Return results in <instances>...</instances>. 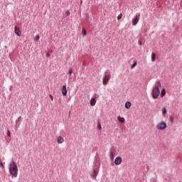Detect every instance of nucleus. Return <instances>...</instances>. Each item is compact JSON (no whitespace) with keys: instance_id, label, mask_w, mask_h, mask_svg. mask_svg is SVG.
Masks as SVG:
<instances>
[{"instance_id":"22","label":"nucleus","mask_w":182,"mask_h":182,"mask_svg":"<svg viewBox=\"0 0 182 182\" xmlns=\"http://www.w3.org/2000/svg\"><path fill=\"white\" fill-rule=\"evenodd\" d=\"M39 39H41V36H39V35L36 36L35 41H36V42H38V41H39Z\"/></svg>"},{"instance_id":"13","label":"nucleus","mask_w":182,"mask_h":182,"mask_svg":"<svg viewBox=\"0 0 182 182\" xmlns=\"http://www.w3.org/2000/svg\"><path fill=\"white\" fill-rule=\"evenodd\" d=\"M125 107H126V109H129L130 107H132V102H127L126 103H125Z\"/></svg>"},{"instance_id":"21","label":"nucleus","mask_w":182,"mask_h":182,"mask_svg":"<svg viewBox=\"0 0 182 182\" xmlns=\"http://www.w3.org/2000/svg\"><path fill=\"white\" fill-rule=\"evenodd\" d=\"M137 65V63L134 62L132 65H131V68L132 69H134V68H136V65Z\"/></svg>"},{"instance_id":"25","label":"nucleus","mask_w":182,"mask_h":182,"mask_svg":"<svg viewBox=\"0 0 182 182\" xmlns=\"http://www.w3.org/2000/svg\"><path fill=\"white\" fill-rule=\"evenodd\" d=\"M65 15H67V16H69V15H70V11L67 10V11L65 12Z\"/></svg>"},{"instance_id":"29","label":"nucleus","mask_w":182,"mask_h":182,"mask_svg":"<svg viewBox=\"0 0 182 182\" xmlns=\"http://www.w3.org/2000/svg\"><path fill=\"white\" fill-rule=\"evenodd\" d=\"M149 168H150V167L149 166H147L146 167V171H149Z\"/></svg>"},{"instance_id":"33","label":"nucleus","mask_w":182,"mask_h":182,"mask_svg":"<svg viewBox=\"0 0 182 182\" xmlns=\"http://www.w3.org/2000/svg\"><path fill=\"white\" fill-rule=\"evenodd\" d=\"M86 16H87V19H89V14H87Z\"/></svg>"},{"instance_id":"7","label":"nucleus","mask_w":182,"mask_h":182,"mask_svg":"<svg viewBox=\"0 0 182 182\" xmlns=\"http://www.w3.org/2000/svg\"><path fill=\"white\" fill-rule=\"evenodd\" d=\"M116 153H117L116 149H114L111 150V152H110V154H109L110 160H112V161L114 160V156H116Z\"/></svg>"},{"instance_id":"26","label":"nucleus","mask_w":182,"mask_h":182,"mask_svg":"<svg viewBox=\"0 0 182 182\" xmlns=\"http://www.w3.org/2000/svg\"><path fill=\"white\" fill-rule=\"evenodd\" d=\"M0 167H1L3 169L5 168V166H4L2 161L0 162Z\"/></svg>"},{"instance_id":"5","label":"nucleus","mask_w":182,"mask_h":182,"mask_svg":"<svg viewBox=\"0 0 182 182\" xmlns=\"http://www.w3.org/2000/svg\"><path fill=\"white\" fill-rule=\"evenodd\" d=\"M110 74H106L102 78V83L104 86H107V83H109V80H110Z\"/></svg>"},{"instance_id":"20","label":"nucleus","mask_w":182,"mask_h":182,"mask_svg":"<svg viewBox=\"0 0 182 182\" xmlns=\"http://www.w3.org/2000/svg\"><path fill=\"white\" fill-rule=\"evenodd\" d=\"M155 86H158V89L159 87H161V82L160 81H157Z\"/></svg>"},{"instance_id":"27","label":"nucleus","mask_w":182,"mask_h":182,"mask_svg":"<svg viewBox=\"0 0 182 182\" xmlns=\"http://www.w3.org/2000/svg\"><path fill=\"white\" fill-rule=\"evenodd\" d=\"M7 136H8V137H11V131L8 130Z\"/></svg>"},{"instance_id":"11","label":"nucleus","mask_w":182,"mask_h":182,"mask_svg":"<svg viewBox=\"0 0 182 182\" xmlns=\"http://www.w3.org/2000/svg\"><path fill=\"white\" fill-rule=\"evenodd\" d=\"M65 141V139H63L61 136H58L57 139V143L58 144H62Z\"/></svg>"},{"instance_id":"31","label":"nucleus","mask_w":182,"mask_h":182,"mask_svg":"<svg viewBox=\"0 0 182 182\" xmlns=\"http://www.w3.org/2000/svg\"><path fill=\"white\" fill-rule=\"evenodd\" d=\"M138 43H139V45L141 46V41H139Z\"/></svg>"},{"instance_id":"3","label":"nucleus","mask_w":182,"mask_h":182,"mask_svg":"<svg viewBox=\"0 0 182 182\" xmlns=\"http://www.w3.org/2000/svg\"><path fill=\"white\" fill-rule=\"evenodd\" d=\"M151 95L153 99H158L159 96L160 95V89H159L158 86H155L153 88Z\"/></svg>"},{"instance_id":"19","label":"nucleus","mask_w":182,"mask_h":182,"mask_svg":"<svg viewBox=\"0 0 182 182\" xmlns=\"http://www.w3.org/2000/svg\"><path fill=\"white\" fill-rule=\"evenodd\" d=\"M82 35L83 36H86L87 35V32L86 31V29L82 28Z\"/></svg>"},{"instance_id":"15","label":"nucleus","mask_w":182,"mask_h":182,"mask_svg":"<svg viewBox=\"0 0 182 182\" xmlns=\"http://www.w3.org/2000/svg\"><path fill=\"white\" fill-rule=\"evenodd\" d=\"M164 96H166V89H163L161 91V97H164Z\"/></svg>"},{"instance_id":"14","label":"nucleus","mask_w":182,"mask_h":182,"mask_svg":"<svg viewBox=\"0 0 182 182\" xmlns=\"http://www.w3.org/2000/svg\"><path fill=\"white\" fill-rule=\"evenodd\" d=\"M117 120L119 121L120 123H124L125 122L124 117L120 116L117 117Z\"/></svg>"},{"instance_id":"8","label":"nucleus","mask_w":182,"mask_h":182,"mask_svg":"<svg viewBox=\"0 0 182 182\" xmlns=\"http://www.w3.org/2000/svg\"><path fill=\"white\" fill-rule=\"evenodd\" d=\"M114 164H116V166H119V164H122V157H116L114 159Z\"/></svg>"},{"instance_id":"6","label":"nucleus","mask_w":182,"mask_h":182,"mask_svg":"<svg viewBox=\"0 0 182 182\" xmlns=\"http://www.w3.org/2000/svg\"><path fill=\"white\" fill-rule=\"evenodd\" d=\"M140 19V14L137 16H135L134 17L132 18V25L134 26H136V23H139V20Z\"/></svg>"},{"instance_id":"28","label":"nucleus","mask_w":182,"mask_h":182,"mask_svg":"<svg viewBox=\"0 0 182 182\" xmlns=\"http://www.w3.org/2000/svg\"><path fill=\"white\" fill-rule=\"evenodd\" d=\"M98 127L100 130H102V125L100 124V122H98Z\"/></svg>"},{"instance_id":"35","label":"nucleus","mask_w":182,"mask_h":182,"mask_svg":"<svg viewBox=\"0 0 182 182\" xmlns=\"http://www.w3.org/2000/svg\"><path fill=\"white\" fill-rule=\"evenodd\" d=\"M69 114H70V112H69Z\"/></svg>"},{"instance_id":"10","label":"nucleus","mask_w":182,"mask_h":182,"mask_svg":"<svg viewBox=\"0 0 182 182\" xmlns=\"http://www.w3.org/2000/svg\"><path fill=\"white\" fill-rule=\"evenodd\" d=\"M61 91L63 96H66L68 95V90L66 89V85L63 86Z\"/></svg>"},{"instance_id":"32","label":"nucleus","mask_w":182,"mask_h":182,"mask_svg":"<svg viewBox=\"0 0 182 182\" xmlns=\"http://www.w3.org/2000/svg\"><path fill=\"white\" fill-rule=\"evenodd\" d=\"M49 56H50L49 53H48L46 54V58H49Z\"/></svg>"},{"instance_id":"24","label":"nucleus","mask_w":182,"mask_h":182,"mask_svg":"<svg viewBox=\"0 0 182 182\" xmlns=\"http://www.w3.org/2000/svg\"><path fill=\"white\" fill-rule=\"evenodd\" d=\"M122 16H123V14H122L118 15V16H117L118 21H120V19H122Z\"/></svg>"},{"instance_id":"30","label":"nucleus","mask_w":182,"mask_h":182,"mask_svg":"<svg viewBox=\"0 0 182 182\" xmlns=\"http://www.w3.org/2000/svg\"><path fill=\"white\" fill-rule=\"evenodd\" d=\"M50 97L51 100H53V96H52V95H50Z\"/></svg>"},{"instance_id":"18","label":"nucleus","mask_w":182,"mask_h":182,"mask_svg":"<svg viewBox=\"0 0 182 182\" xmlns=\"http://www.w3.org/2000/svg\"><path fill=\"white\" fill-rule=\"evenodd\" d=\"M18 122H19V123L16 122L18 126H21V122H22V117H21V116L18 117Z\"/></svg>"},{"instance_id":"34","label":"nucleus","mask_w":182,"mask_h":182,"mask_svg":"<svg viewBox=\"0 0 182 182\" xmlns=\"http://www.w3.org/2000/svg\"><path fill=\"white\" fill-rule=\"evenodd\" d=\"M171 120L173 122V118H171Z\"/></svg>"},{"instance_id":"9","label":"nucleus","mask_w":182,"mask_h":182,"mask_svg":"<svg viewBox=\"0 0 182 182\" xmlns=\"http://www.w3.org/2000/svg\"><path fill=\"white\" fill-rule=\"evenodd\" d=\"M14 32L17 36H21V35H22V32H21V30L16 26L14 27Z\"/></svg>"},{"instance_id":"16","label":"nucleus","mask_w":182,"mask_h":182,"mask_svg":"<svg viewBox=\"0 0 182 182\" xmlns=\"http://www.w3.org/2000/svg\"><path fill=\"white\" fill-rule=\"evenodd\" d=\"M162 114H167V109H166L165 107H162L161 109Z\"/></svg>"},{"instance_id":"23","label":"nucleus","mask_w":182,"mask_h":182,"mask_svg":"<svg viewBox=\"0 0 182 182\" xmlns=\"http://www.w3.org/2000/svg\"><path fill=\"white\" fill-rule=\"evenodd\" d=\"M73 71L72 70V69H71V68H69L68 72V75H71L72 73H73Z\"/></svg>"},{"instance_id":"12","label":"nucleus","mask_w":182,"mask_h":182,"mask_svg":"<svg viewBox=\"0 0 182 182\" xmlns=\"http://www.w3.org/2000/svg\"><path fill=\"white\" fill-rule=\"evenodd\" d=\"M90 103L91 106H95V105H96V98L92 97L90 100Z\"/></svg>"},{"instance_id":"1","label":"nucleus","mask_w":182,"mask_h":182,"mask_svg":"<svg viewBox=\"0 0 182 182\" xmlns=\"http://www.w3.org/2000/svg\"><path fill=\"white\" fill-rule=\"evenodd\" d=\"M100 170V161H99V159H96L92 171L90 172V175L91 178H93V180H96L99 174Z\"/></svg>"},{"instance_id":"4","label":"nucleus","mask_w":182,"mask_h":182,"mask_svg":"<svg viewBox=\"0 0 182 182\" xmlns=\"http://www.w3.org/2000/svg\"><path fill=\"white\" fill-rule=\"evenodd\" d=\"M166 127L167 124L164 121L159 122L156 125L157 130H164Z\"/></svg>"},{"instance_id":"2","label":"nucleus","mask_w":182,"mask_h":182,"mask_svg":"<svg viewBox=\"0 0 182 182\" xmlns=\"http://www.w3.org/2000/svg\"><path fill=\"white\" fill-rule=\"evenodd\" d=\"M9 173L13 177H18V165L16 162L12 161L9 164Z\"/></svg>"},{"instance_id":"17","label":"nucleus","mask_w":182,"mask_h":182,"mask_svg":"<svg viewBox=\"0 0 182 182\" xmlns=\"http://www.w3.org/2000/svg\"><path fill=\"white\" fill-rule=\"evenodd\" d=\"M151 61L156 62V54H154V53L151 54Z\"/></svg>"}]
</instances>
